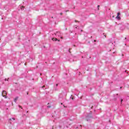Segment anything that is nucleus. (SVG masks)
I'll return each mask as SVG.
<instances>
[{
  "label": "nucleus",
  "instance_id": "nucleus-1",
  "mask_svg": "<svg viewBox=\"0 0 129 129\" xmlns=\"http://www.w3.org/2000/svg\"><path fill=\"white\" fill-rule=\"evenodd\" d=\"M87 121H90L91 120V115H88L86 117Z\"/></svg>",
  "mask_w": 129,
  "mask_h": 129
},
{
  "label": "nucleus",
  "instance_id": "nucleus-2",
  "mask_svg": "<svg viewBox=\"0 0 129 129\" xmlns=\"http://www.w3.org/2000/svg\"><path fill=\"white\" fill-rule=\"evenodd\" d=\"M5 94H7V92L6 91H3L2 92V96L5 98H7V96H5Z\"/></svg>",
  "mask_w": 129,
  "mask_h": 129
},
{
  "label": "nucleus",
  "instance_id": "nucleus-3",
  "mask_svg": "<svg viewBox=\"0 0 129 129\" xmlns=\"http://www.w3.org/2000/svg\"><path fill=\"white\" fill-rule=\"evenodd\" d=\"M13 120H16V118H12L9 119V122H10V123H12L13 122Z\"/></svg>",
  "mask_w": 129,
  "mask_h": 129
},
{
  "label": "nucleus",
  "instance_id": "nucleus-4",
  "mask_svg": "<svg viewBox=\"0 0 129 129\" xmlns=\"http://www.w3.org/2000/svg\"><path fill=\"white\" fill-rule=\"evenodd\" d=\"M55 36H58V37H60V33L59 32H56L54 33Z\"/></svg>",
  "mask_w": 129,
  "mask_h": 129
},
{
  "label": "nucleus",
  "instance_id": "nucleus-5",
  "mask_svg": "<svg viewBox=\"0 0 129 129\" xmlns=\"http://www.w3.org/2000/svg\"><path fill=\"white\" fill-rule=\"evenodd\" d=\"M117 15V16L116 17V19H118V20H120V17H119V15H120L119 13H118Z\"/></svg>",
  "mask_w": 129,
  "mask_h": 129
},
{
  "label": "nucleus",
  "instance_id": "nucleus-6",
  "mask_svg": "<svg viewBox=\"0 0 129 129\" xmlns=\"http://www.w3.org/2000/svg\"><path fill=\"white\" fill-rule=\"evenodd\" d=\"M19 99V97H16V98L14 99V102H17V100Z\"/></svg>",
  "mask_w": 129,
  "mask_h": 129
},
{
  "label": "nucleus",
  "instance_id": "nucleus-7",
  "mask_svg": "<svg viewBox=\"0 0 129 129\" xmlns=\"http://www.w3.org/2000/svg\"><path fill=\"white\" fill-rule=\"evenodd\" d=\"M52 41H58V39L52 38Z\"/></svg>",
  "mask_w": 129,
  "mask_h": 129
},
{
  "label": "nucleus",
  "instance_id": "nucleus-8",
  "mask_svg": "<svg viewBox=\"0 0 129 129\" xmlns=\"http://www.w3.org/2000/svg\"><path fill=\"white\" fill-rule=\"evenodd\" d=\"M24 8H25V7H24L23 6L21 7V10H23V9H24Z\"/></svg>",
  "mask_w": 129,
  "mask_h": 129
},
{
  "label": "nucleus",
  "instance_id": "nucleus-9",
  "mask_svg": "<svg viewBox=\"0 0 129 129\" xmlns=\"http://www.w3.org/2000/svg\"><path fill=\"white\" fill-rule=\"evenodd\" d=\"M99 6H98V10H99Z\"/></svg>",
  "mask_w": 129,
  "mask_h": 129
},
{
  "label": "nucleus",
  "instance_id": "nucleus-10",
  "mask_svg": "<svg viewBox=\"0 0 129 129\" xmlns=\"http://www.w3.org/2000/svg\"><path fill=\"white\" fill-rule=\"evenodd\" d=\"M47 107H48V108H50V107H51V106H47Z\"/></svg>",
  "mask_w": 129,
  "mask_h": 129
},
{
  "label": "nucleus",
  "instance_id": "nucleus-11",
  "mask_svg": "<svg viewBox=\"0 0 129 129\" xmlns=\"http://www.w3.org/2000/svg\"><path fill=\"white\" fill-rule=\"evenodd\" d=\"M60 15H61V16H62V15H63V13H61Z\"/></svg>",
  "mask_w": 129,
  "mask_h": 129
},
{
  "label": "nucleus",
  "instance_id": "nucleus-12",
  "mask_svg": "<svg viewBox=\"0 0 129 129\" xmlns=\"http://www.w3.org/2000/svg\"><path fill=\"white\" fill-rule=\"evenodd\" d=\"M56 87L58 86V84H57L56 85Z\"/></svg>",
  "mask_w": 129,
  "mask_h": 129
},
{
  "label": "nucleus",
  "instance_id": "nucleus-13",
  "mask_svg": "<svg viewBox=\"0 0 129 129\" xmlns=\"http://www.w3.org/2000/svg\"><path fill=\"white\" fill-rule=\"evenodd\" d=\"M121 102H122V99L121 100Z\"/></svg>",
  "mask_w": 129,
  "mask_h": 129
},
{
  "label": "nucleus",
  "instance_id": "nucleus-14",
  "mask_svg": "<svg viewBox=\"0 0 129 129\" xmlns=\"http://www.w3.org/2000/svg\"><path fill=\"white\" fill-rule=\"evenodd\" d=\"M58 42H60V40L58 39Z\"/></svg>",
  "mask_w": 129,
  "mask_h": 129
},
{
  "label": "nucleus",
  "instance_id": "nucleus-15",
  "mask_svg": "<svg viewBox=\"0 0 129 129\" xmlns=\"http://www.w3.org/2000/svg\"><path fill=\"white\" fill-rule=\"evenodd\" d=\"M7 79H5V81H7Z\"/></svg>",
  "mask_w": 129,
  "mask_h": 129
},
{
  "label": "nucleus",
  "instance_id": "nucleus-16",
  "mask_svg": "<svg viewBox=\"0 0 129 129\" xmlns=\"http://www.w3.org/2000/svg\"><path fill=\"white\" fill-rule=\"evenodd\" d=\"M60 38H61V39H63V37H61Z\"/></svg>",
  "mask_w": 129,
  "mask_h": 129
},
{
  "label": "nucleus",
  "instance_id": "nucleus-17",
  "mask_svg": "<svg viewBox=\"0 0 129 129\" xmlns=\"http://www.w3.org/2000/svg\"><path fill=\"white\" fill-rule=\"evenodd\" d=\"M19 106V107H21V106Z\"/></svg>",
  "mask_w": 129,
  "mask_h": 129
},
{
  "label": "nucleus",
  "instance_id": "nucleus-18",
  "mask_svg": "<svg viewBox=\"0 0 129 129\" xmlns=\"http://www.w3.org/2000/svg\"><path fill=\"white\" fill-rule=\"evenodd\" d=\"M81 32H82V30H81Z\"/></svg>",
  "mask_w": 129,
  "mask_h": 129
}]
</instances>
